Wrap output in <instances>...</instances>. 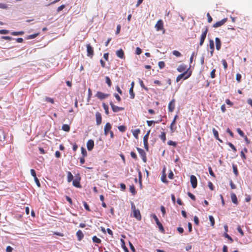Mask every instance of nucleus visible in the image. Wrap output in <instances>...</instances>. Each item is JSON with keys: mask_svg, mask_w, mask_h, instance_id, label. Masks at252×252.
I'll return each mask as SVG.
<instances>
[{"mask_svg": "<svg viewBox=\"0 0 252 252\" xmlns=\"http://www.w3.org/2000/svg\"><path fill=\"white\" fill-rule=\"evenodd\" d=\"M159 138L162 140L163 142H165L166 141V133L165 132L163 131L161 133V134L159 135Z\"/></svg>", "mask_w": 252, "mask_h": 252, "instance_id": "28", "label": "nucleus"}, {"mask_svg": "<svg viewBox=\"0 0 252 252\" xmlns=\"http://www.w3.org/2000/svg\"><path fill=\"white\" fill-rule=\"evenodd\" d=\"M94 147V140L90 139L87 142V148L89 151H91Z\"/></svg>", "mask_w": 252, "mask_h": 252, "instance_id": "15", "label": "nucleus"}, {"mask_svg": "<svg viewBox=\"0 0 252 252\" xmlns=\"http://www.w3.org/2000/svg\"><path fill=\"white\" fill-rule=\"evenodd\" d=\"M65 7V5L64 4H63V5H61V6H60L59 7H58L57 8V12H60L61 11H62V10H63Z\"/></svg>", "mask_w": 252, "mask_h": 252, "instance_id": "61", "label": "nucleus"}, {"mask_svg": "<svg viewBox=\"0 0 252 252\" xmlns=\"http://www.w3.org/2000/svg\"><path fill=\"white\" fill-rule=\"evenodd\" d=\"M233 170L235 175L236 176H237L238 175V171L237 170V166L236 165H233Z\"/></svg>", "mask_w": 252, "mask_h": 252, "instance_id": "42", "label": "nucleus"}, {"mask_svg": "<svg viewBox=\"0 0 252 252\" xmlns=\"http://www.w3.org/2000/svg\"><path fill=\"white\" fill-rule=\"evenodd\" d=\"M7 8V5L6 4L0 3V8L6 9Z\"/></svg>", "mask_w": 252, "mask_h": 252, "instance_id": "63", "label": "nucleus"}, {"mask_svg": "<svg viewBox=\"0 0 252 252\" xmlns=\"http://www.w3.org/2000/svg\"><path fill=\"white\" fill-rule=\"evenodd\" d=\"M62 129L64 131L68 132L70 130V126L67 124H63L62 126Z\"/></svg>", "mask_w": 252, "mask_h": 252, "instance_id": "26", "label": "nucleus"}, {"mask_svg": "<svg viewBox=\"0 0 252 252\" xmlns=\"http://www.w3.org/2000/svg\"><path fill=\"white\" fill-rule=\"evenodd\" d=\"M170 129L171 133H173L176 129V122H175V120H173L170 126Z\"/></svg>", "mask_w": 252, "mask_h": 252, "instance_id": "22", "label": "nucleus"}, {"mask_svg": "<svg viewBox=\"0 0 252 252\" xmlns=\"http://www.w3.org/2000/svg\"><path fill=\"white\" fill-rule=\"evenodd\" d=\"M237 229L238 231L240 233V234L242 236L244 235V233L240 225H238L237 226Z\"/></svg>", "mask_w": 252, "mask_h": 252, "instance_id": "45", "label": "nucleus"}, {"mask_svg": "<svg viewBox=\"0 0 252 252\" xmlns=\"http://www.w3.org/2000/svg\"><path fill=\"white\" fill-rule=\"evenodd\" d=\"M80 180L81 179L80 177H76L73 180V185L77 188H81V186L80 183Z\"/></svg>", "mask_w": 252, "mask_h": 252, "instance_id": "13", "label": "nucleus"}, {"mask_svg": "<svg viewBox=\"0 0 252 252\" xmlns=\"http://www.w3.org/2000/svg\"><path fill=\"white\" fill-rule=\"evenodd\" d=\"M131 207L134 217L138 220H141V215L139 210L136 209L135 206L133 202H131Z\"/></svg>", "mask_w": 252, "mask_h": 252, "instance_id": "1", "label": "nucleus"}, {"mask_svg": "<svg viewBox=\"0 0 252 252\" xmlns=\"http://www.w3.org/2000/svg\"><path fill=\"white\" fill-rule=\"evenodd\" d=\"M236 79L238 82H240L241 80V75L239 73H237L236 74Z\"/></svg>", "mask_w": 252, "mask_h": 252, "instance_id": "60", "label": "nucleus"}, {"mask_svg": "<svg viewBox=\"0 0 252 252\" xmlns=\"http://www.w3.org/2000/svg\"><path fill=\"white\" fill-rule=\"evenodd\" d=\"M150 132V130H149L147 133L144 135L143 137V142H148L149 135Z\"/></svg>", "mask_w": 252, "mask_h": 252, "instance_id": "38", "label": "nucleus"}, {"mask_svg": "<svg viewBox=\"0 0 252 252\" xmlns=\"http://www.w3.org/2000/svg\"><path fill=\"white\" fill-rule=\"evenodd\" d=\"M208 32V28L207 27H205L202 29V33H201L200 39V42H199L200 46H202L203 45V44L204 43V42L206 38Z\"/></svg>", "mask_w": 252, "mask_h": 252, "instance_id": "2", "label": "nucleus"}, {"mask_svg": "<svg viewBox=\"0 0 252 252\" xmlns=\"http://www.w3.org/2000/svg\"><path fill=\"white\" fill-rule=\"evenodd\" d=\"M121 242H122V247L124 249L125 252H129L128 250L126 247L125 242L123 239H121Z\"/></svg>", "mask_w": 252, "mask_h": 252, "instance_id": "33", "label": "nucleus"}, {"mask_svg": "<svg viewBox=\"0 0 252 252\" xmlns=\"http://www.w3.org/2000/svg\"><path fill=\"white\" fill-rule=\"evenodd\" d=\"M187 65H185V64H181L180 65L178 68H177V70L179 72H183V71H185V70H186L187 69Z\"/></svg>", "mask_w": 252, "mask_h": 252, "instance_id": "23", "label": "nucleus"}, {"mask_svg": "<svg viewBox=\"0 0 252 252\" xmlns=\"http://www.w3.org/2000/svg\"><path fill=\"white\" fill-rule=\"evenodd\" d=\"M109 94H104L101 92H97L95 94V96L99 99H103L106 98L109 96Z\"/></svg>", "mask_w": 252, "mask_h": 252, "instance_id": "11", "label": "nucleus"}, {"mask_svg": "<svg viewBox=\"0 0 252 252\" xmlns=\"http://www.w3.org/2000/svg\"><path fill=\"white\" fill-rule=\"evenodd\" d=\"M231 199L232 202L235 204H238V202L237 200V197L236 195L234 193H232L231 194Z\"/></svg>", "mask_w": 252, "mask_h": 252, "instance_id": "21", "label": "nucleus"}, {"mask_svg": "<svg viewBox=\"0 0 252 252\" xmlns=\"http://www.w3.org/2000/svg\"><path fill=\"white\" fill-rule=\"evenodd\" d=\"M39 34V33H37L33 34L30 35L29 36L28 38L29 39H33L35 38L36 36H37Z\"/></svg>", "mask_w": 252, "mask_h": 252, "instance_id": "51", "label": "nucleus"}, {"mask_svg": "<svg viewBox=\"0 0 252 252\" xmlns=\"http://www.w3.org/2000/svg\"><path fill=\"white\" fill-rule=\"evenodd\" d=\"M209 219L210 221L211 226H214L215 223L214 217L212 216H209Z\"/></svg>", "mask_w": 252, "mask_h": 252, "instance_id": "34", "label": "nucleus"}, {"mask_svg": "<svg viewBox=\"0 0 252 252\" xmlns=\"http://www.w3.org/2000/svg\"><path fill=\"white\" fill-rule=\"evenodd\" d=\"M147 125L149 126H151L152 124H155L156 123V122L155 121H147Z\"/></svg>", "mask_w": 252, "mask_h": 252, "instance_id": "58", "label": "nucleus"}, {"mask_svg": "<svg viewBox=\"0 0 252 252\" xmlns=\"http://www.w3.org/2000/svg\"><path fill=\"white\" fill-rule=\"evenodd\" d=\"M167 144L169 145L173 146L174 147H176V145H177L176 143L175 142H174V141H172V140L168 141V142H167Z\"/></svg>", "mask_w": 252, "mask_h": 252, "instance_id": "50", "label": "nucleus"}, {"mask_svg": "<svg viewBox=\"0 0 252 252\" xmlns=\"http://www.w3.org/2000/svg\"><path fill=\"white\" fill-rule=\"evenodd\" d=\"M5 135L3 130L0 129V141H2L5 139Z\"/></svg>", "mask_w": 252, "mask_h": 252, "instance_id": "32", "label": "nucleus"}, {"mask_svg": "<svg viewBox=\"0 0 252 252\" xmlns=\"http://www.w3.org/2000/svg\"><path fill=\"white\" fill-rule=\"evenodd\" d=\"M221 63H222L224 69L225 70H226L227 68V66H228L226 61L225 60L223 59L221 61Z\"/></svg>", "mask_w": 252, "mask_h": 252, "instance_id": "44", "label": "nucleus"}, {"mask_svg": "<svg viewBox=\"0 0 252 252\" xmlns=\"http://www.w3.org/2000/svg\"><path fill=\"white\" fill-rule=\"evenodd\" d=\"M106 83L109 87H111L112 85L111 81L108 76L105 77Z\"/></svg>", "mask_w": 252, "mask_h": 252, "instance_id": "36", "label": "nucleus"}, {"mask_svg": "<svg viewBox=\"0 0 252 252\" xmlns=\"http://www.w3.org/2000/svg\"><path fill=\"white\" fill-rule=\"evenodd\" d=\"M136 149L139 155L141 157L143 161L144 162H146L147 161V158L144 150L139 148H137Z\"/></svg>", "mask_w": 252, "mask_h": 252, "instance_id": "6", "label": "nucleus"}, {"mask_svg": "<svg viewBox=\"0 0 252 252\" xmlns=\"http://www.w3.org/2000/svg\"><path fill=\"white\" fill-rule=\"evenodd\" d=\"M212 131H213L214 137L216 138V139L218 140L220 142H222V141L219 138V133H218V131L215 128H213Z\"/></svg>", "mask_w": 252, "mask_h": 252, "instance_id": "24", "label": "nucleus"}, {"mask_svg": "<svg viewBox=\"0 0 252 252\" xmlns=\"http://www.w3.org/2000/svg\"><path fill=\"white\" fill-rule=\"evenodd\" d=\"M155 28L157 31H162V33H165V30L163 28V23L162 20L160 19L158 21L155 25Z\"/></svg>", "mask_w": 252, "mask_h": 252, "instance_id": "3", "label": "nucleus"}, {"mask_svg": "<svg viewBox=\"0 0 252 252\" xmlns=\"http://www.w3.org/2000/svg\"><path fill=\"white\" fill-rule=\"evenodd\" d=\"M81 153H82V155L83 156V157H84V158L85 157H86L87 155V151H86V149L85 148H84L83 147L81 148Z\"/></svg>", "mask_w": 252, "mask_h": 252, "instance_id": "46", "label": "nucleus"}, {"mask_svg": "<svg viewBox=\"0 0 252 252\" xmlns=\"http://www.w3.org/2000/svg\"><path fill=\"white\" fill-rule=\"evenodd\" d=\"M175 107V100L173 99L168 104V109L169 112H172Z\"/></svg>", "mask_w": 252, "mask_h": 252, "instance_id": "10", "label": "nucleus"}, {"mask_svg": "<svg viewBox=\"0 0 252 252\" xmlns=\"http://www.w3.org/2000/svg\"><path fill=\"white\" fill-rule=\"evenodd\" d=\"M158 65L159 68L162 69L165 67V63L163 61H160L158 63Z\"/></svg>", "mask_w": 252, "mask_h": 252, "instance_id": "39", "label": "nucleus"}, {"mask_svg": "<svg viewBox=\"0 0 252 252\" xmlns=\"http://www.w3.org/2000/svg\"><path fill=\"white\" fill-rule=\"evenodd\" d=\"M110 105H111L112 111L116 113L120 111H122V110H124V107H119V106H116L114 104V103L112 102H110Z\"/></svg>", "mask_w": 252, "mask_h": 252, "instance_id": "8", "label": "nucleus"}, {"mask_svg": "<svg viewBox=\"0 0 252 252\" xmlns=\"http://www.w3.org/2000/svg\"><path fill=\"white\" fill-rule=\"evenodd\" d=\"M9 31L7 30H0V34H5L8 33Z\"/></svg>", "mask_w": 252, "mask_h": 252, "instance_id": "57", "label": "nucleus"}, {"mask_svg": "<svg viewBox=\"0 0 252 252\" xmlns=\"http://www.w3.org/2000/svg\"><path fill=\"white\" fill-rule=\"evenodd\" d=\"M165 171H166V168H165V167H164L163 168V170L162 171V174L161 177V180L162 182L166 183L168 182V181L166 180V173H165Z\"/></svg>", "mask_w": 252, "mask_h": 252, "instance_id": "18", "label": "nucleus"}, {"mask_svg": "<svg viewBox=\"0 0 252 252\" xmlns=\"http://www.w3.org/2000/svg\"><path fill=\"white\" fill-rule=\"evenodd\" d=\"M227 18H225L220 21H218L213 24V27L215 28H218L222 26L225 22L227 21Z\"/></svg>", "mask_w": 252, "mask_h": 252, "instance_id": "7", "label": "nucleus"}, {"mask_svg": "<svg viewBox=\"0 0 252 252\" xmlns=\"http://www.w3.org/2000/svg\"><path fill=\"white\" fill-rule=\"evenodd\" d=\"M95 118L96 125L97 126L100 125L102 122V117L101 114L99 112H97L95 113Z\"/></svg>", "mask_w": 252, "mask_h": 252, "instance_id": "14", "label": "nucleus"}, {"mask_svg": "<svg viewBox=\"0 0 252 252\" xmlns=\"http://www.w3.org/2000/svg\"><path fill=\"white\" fill-rule=\"evenodd\" d=\"M209 46L210 49L211 56H212L214 52V42L213 40L210 39L209 40Z\"/></svg>", "mask_w": 252, "mask_h": 252, "instance_id": "16", "label": "nucleus"}, {"mask_svg": "<svg viewBox=\"0 0 252 252\" xmlns=\"http://www.w3.org/2000/svg\"><path fill=\"white\" fill-rule=\"evenodd\" d=\"M130 156H131V157L133 158H134L135 159H137V155H136V154L134 152H130Z\"/></svg>", "mask_w": 252, "mask_h": 252, "instance_id": "62", "label": "nucleus"}, {"mask_svg": "<svg viewBox=\"0 0 252 252\" xmlns=\"http://www.w3.org/2000/svg\"><path fill=\"white\" fill-rule=\"evenodd\" d=\"M190 179L192 187L193 189H195L197 187V181L196 177L194 175H191Z\"/></svg>", "mask_w": 252, "mask_h": 252, "instance_id": "12", "label": "nucleus"}, {"mask_svg": "<svg viewBox=\"0 0 252 252\" xmlns=\"http://www.w3.org/2000/svg\"><path fill=\"white\" fill-rule=\"evenodd\" d=\"M237 131L239 134V135H241L242 137L245 136L244 133L240 128H238L237 129Z\"/></svg>", "mask_w": 252, "mask_h": 252, "instance_id": "49", "label": "nucleus"}, {"mask_svg": "<svg viewBox=\"0 0 252 252\" xmlns=\"http://www.w3.org/2000/svg\"><path fill=\"white\" fill-rule=\"evenodd\" d=\"M83 204H84V207H85L86 210H87L88 211H91L89 205L87 204V203L86 202L84 201L83 202Z\"/></svg>", "mask_w": 252, "mask_h": 252, "instance_id": "59", "label": "nucleus"}, {"mask_svg": "<svg viewBox=\"0 0 252 252\" xmlns=\"http://www.w3.org/2000/svg\"><path fill=\"white\" fill-rule=\"evenodd\" d=\"M227 144L233 150L234 152H236L237 151L236 148H235V147L234 146V145L232 143H231L230 142H228L227 143Z\"/></svg>", "mask_w": 252, "mask_h": 252, "instance_id": "40", "label": "nucleus"}, {"mask_svg": "<svg viewBox=\"0 0 252 252\" xmlns=\"http://www.w3.org/2000/svg\"><path fill=\"white\" fill-rule=\"evenodd\" d=\"M172 53L174 56H175L177 57H179L181 56V54L178 51L174 50Z\"/></svg>", "mask_w": 252, "mask_h": 252, "instance_id": "48", "label": "nucleus"}, {"mask_svg": "<svg viewBox=\"0 0 252 252\" xmlns=\"http://www.w3.org/2000/svg\"><path fill=\"white\" fill-rule=\"evenodd\" d=\"M67 181L68 182H70L73 179V176L72 175V174H71V173L69 171L67 172Z\"/></svg>", "mask_w": 252, "mask_h": 252, "instance_id": "29", "label": "nucleus"}, {"mask_svg": "<svg viewBox=\"0 0 252 252\" xmlns=\"http://www.w3.org/2000/svg\"><path fill=\"white\" fill-rule=\"evenodd\" d=\"M193 220L196 225H198L199 224V221L198 218L197 216H195L194 217Z\"/></svg>", "mask_w": 252, "mask_h": 252, "instance_id": "52", "label": "nucleus"}, {"mask_svg": "<svg viewBox=\"0 0 252 252\" xmlns=\"http://www.w3.org/2000/svg\"><path fill=\"white\" fill-rule=\"evenodd\" d=\"M129 94H130V98L131 99H133L135 96L134 93L133 92V89L130 88L129 89Z\"/></svg>", "mask_w": 252, "mask_h": 252, "instance_id": "37", "label": "nucleus"}, {"mask_svg": "<svg viewBox=\"0 0 252 252\" xmlns=\"http://www.w3.org/2000/svg\"><path fill=\"white\" fill-rule=\"evenodd\" d=\"M12 250H13V248L11 246H8L6 247V252H12Z\"/></svg>", "mask_w": 252, "mask_h": 252, "instance_id": "64", "label": "nucleus"}, {"mask_svg": "<svg viewBox=\"0 0 252 252\" xmlns=\"http://www.w3.org/2000/svg\"><path fill=\"white\" fill-rule=\"evenodd\" d=\"M188 195L191 199H192L193 200H195V196L193 194H192L191 192H188Z\"/></svg>", "mask_w": 252, "mask_h": 252, "instance_id": "56", "label": "nucleus"}, {"mask_svg": "<svg viewBox=\"0 0 252 252\" xmlns=\"http://www.w3.org/2000/svg\"><path fill=\"white\" fill-rule=\"evenodd\" d=\"M118 128V129L122 132H125L126 130V127L124 126H119Z\"/></svg>", "mask_w": 252, "mask_h": 252, "instance_id": "43", "label": "nucleus"}, {"mask_svg": "<svg viewBox=\"0 0 252 252\" xmlns=\"http://www.w3.org/2000/svg\"><path fill=\"white\" fill-rule=\"evenodd\" d=\"M216 42V47L217 50H220L221 48V43L220 39L219 37H216L215 38Z\"/></svg>", "mask_w": 252, "mask_h": 252, "instance_id": "17", "label": "nucleus"}, {"mask_svg": "<svg viewBox=\"0 0 252 252\" xmlns=\"http://www.w3.org/2000/svg\"><path fill=\"white\" fill-rule=\"evenodd\" d=\"M24 33L23 31H19V32H11V34L14 36L21 35H23Z\"/></svg>", "mask_w": 252, "mask_h": 252, "instance_id": "30", "label": "nucleus"}, {"mask_svg": "<svg viewBox=\"0 0 252 252\" xmlns=\"http://www.w3.org/2000/svg\"><path fill=\"white\" fill-rule=\"evenodd\" d=\"M116 55L118 57L123 59L125 58L124 52L122 49H120L116 51Z\"/></svg>", "mask_w": 252, "mask_h": 252, "instance_id": "19", "label": "nucleus"}, {"mask_svg": "<svg viewBox=\"0 0 252 252\" xmlns=\"http://www.w3.org/2000/svg\"><path fill=\"white\" fill-rule=\"evenodd\" d=\"M156 224L158 226L159 231L161 232L164 233V227H163L162 224H161V223L160 221H159L158 222L156 223Z\"/></svg>", "mask_w": 252, "mask_h": 252, "instance_id": "27", "label": "nucleus"}, {"mask_svg": "<svg viewBox=\"0 0 252 252\" xmlns=\"http://www.w3.org/2000/svg\"><path fill=\"white\" fill-rule=\"evenodd\" d=\"M140 133V129H136L132 131V134L133 136L137 139L138 134Z\"/></svg>", "mask_w": 252, "mask_h": 252, "instance_id": "25", "label": "nucleus"}, {"mask_svg": "<svg viewBox=\"0 0 252 252\" xmlns=\"http://www.w3.org/2000/svg\"><path fill=\"white\" fill-rule=\"evenodd\" d=\"M142 53V50L139 47H137L135 50V54L137 55H139Z\"/></svg>", "mask_w": 252, "mask_h": 252, "instance_id": "54", "label": "nucleus"}, {"mask_svg": "<svg viewBox=\"0 0 252 252\" xmlns=\"http://www.w3.org/2000/svg\"><path fill=\"white\" fill-rule=\"evenodd\" d=\"M87 56L90 58H92L94 55V52L93 48L91 46L90 44L87 45Z\"/></svg>", "mask_w": 252, "mask_h": 252, "instance_id": "5", "label": "nucleus"}, {"mask_svg": "<svg viewBox=\"0 0 252 252\" xmlns=\"http://www.w3.org/2000/svg\"><path fill=\"white\" fill-rule=\"evenodd\" d=\"M129 190L132 193L133 195H134L136 193L135 188L133 185L130 186L129 187Z\"/></svg>", "mask_w": 252, "mask_h": 252, "instance_id": "41", "label": "nucleus"}, {"mask_svg": "<svg viewBox=\"0 0 252 252\" xmlns=\"http://www.w3.org/2000/svg\"><path fill=\"white\" fill-rule=\"evenodd\" d=\"M92 240L94 243L97 244H99L101 242V240L99 238H97L96 236H93L92 238Z\"/></svg>", "mask_w": 252, "mask_h": 252, "instance_id": "31", "label": "nucleus"}, {"mask_svg": "<svg viewBox=\"0 0 252 252\" xmlns=\"http://www.w3.org/2000/svg\"><path fill=\"white\" fill-rule=\"evenodd\" d=\"M224 236L225 238H227L230 241L231 243H232L233 242V239L227 233H224Z\"/></svg>", "mask_w": 252, "mask_h": 252, "instance_id": "47", "label": "nucleus"}, {"mask_svg": "<svg viewBox=\"0 0 252 252\" xmlns=\"http://www.w3.org/2000/svg\"><path fill=\"white\" fill-rule=\"evenodd\" d=\"M215 72H216V69H213L212 70V71L211 72L210 75H211V77L212 78H215V77H216Z\"/></svg>", "mask_w": 252, "mask_h": 252, "instance_id": "55", "label": "nucleus"}, {"mask_svg": "<svg viewBox=\"0 0 252 252\" xmlns=\"http://www.w3.org/2000/svg\"><path fill=\"white\" fill-rule=\"evenodd\" d=\"M76 236L77 237V240L79 241L82 240L84 237V234L81 230H79L76 232Z\"/></svg>", "mask_w": 252, "mask_h": 252, "instance_id": "20", "label": "nucleus"}, {"mask_svg": "<svg viewBox=\"0 0 252 252\" xmlns=\"http://www.w3.org/2000/svg\"><path fill=\"white\" fill-rule=\"evenodd\" d=\"M46 101L50 102L52 104L54 103V100L52 98L47 97L45 98Z\"/></svg>", "mask_w": 252, "mask_h": 252, "instance_id": "53", "label": "nucleus"}, {"mask_svg": "<svg viewBox=\"0 0 252 252\" xmlns=\"http://www.w3.org/2000/svg\"><path fill=\"white\" fill-rule=\"evenodd\" d=\"M112 125L110 123H107L104 126V133L105 135H107L111 131Z\"/></svg>", "mask_w": 252, "mask_h": 252, "instance_id": "9", "label": "nucleus"}, {"mask_svg": "<svg viewBox=\"0 0 252 252\" xmlns=\"http://www.w3.org/2000/svg\"><path fill=\"white\" fill-rule=\"evenodd\" d=\"M103 107L105 110V112L106 114L108 115L109 114V108H108V105H107L104 103H103Z\"/></svg>", "mask_w": 252, "mask_h": 252, "instance_id": "35", "label": "nucleus"}, {"mask_svg": "<svg viewBox=\"0 0 252 252\" xmlns=\"http://www.w3.org/2000/svg\"><path fill=\"white\" fill-rule=\"evenodd\" d=\"M191 73L192 72L190 70H189V69H187L185 72L179 75H180V77H181L182 79L186 80L189 78L191 76Z\"/></svg>", "mask_w": 252, "mask_h": 252, "instance_id": "4", "label": "nucleus"}]
</instances>
